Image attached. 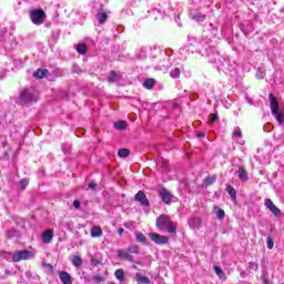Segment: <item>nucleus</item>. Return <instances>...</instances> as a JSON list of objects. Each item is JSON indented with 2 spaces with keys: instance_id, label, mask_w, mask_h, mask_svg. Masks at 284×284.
<instances>
[{
  "instance_id": "4be33fe9",
  "label": "nucleus",
  "mask_w": 284,
  "mask_h": 284,
  "mask_svg": "<svg viewBox=\"0 0 284 284\" xmlns=\"http://www.w3.org/2000/svg\"><path fill=\"white\" fill-rule=\"evenodd\" d=\"M121 77L115 72V71H111L108 81L109 83H116L118 81H120Z\"/></svg>"
},
{
  "instance_id": "58836bf2",
  "label": "nucleus",
  "mask_w": 284,
  "mask_h": 284,
  "mask_svg": "<svg viewBox=\"0 0 284 284\" xmlns=\"http://www.w3.org/2000/svg\"><path fill=\"white\" fill-rule=\"evenodd\" d=\"M28 180L23 179L19 182V187H21L22 190H26V187H28Z\"/></svg>"
},
{
  "instance_id": "39448f33",
  "label": "nucleus",
  "mask_w": 284,
  "mask_h": 284,
  "mask_svg": "<svg viewBox=\"0 0 284 284\" xmlns=\"http://www.w3.org/2000/svg\"><path fill=\"white\" fill-rule=\"evenodd\" d=\"M158 194L161 199V201H163L165 203V205H170L172 203L173 199H176L172 193H170V191L165 187H161L158 191Z\"/></svg>"
},
{
  "instance_id": "393cba45",
  "label": "nucleus",
  "mask_w": 284,
  "mask_h": 284,
  "mask_svg": "<svg viewBox=\"0 0 284 284\" xmlns=\"http://www.w3.org/2000/svg\"><path fill=\"white\" fill-rule=\"evenodd\" d=\"M170 77L171 79H179L181 77V69L180 68H174L170 71Z\"/></svg>"
},
{
  "instance_id": "c9c22d12",
  "label": "nucleus",
  "mask_w": 284,
  "mask_h": 284,
  "mask_svg": "<svg viewBox=\"0 0 284 284\" xmlns=\"http://www.w3.org/2000/svg\"><path fill=\"white\" fill-rule=\"evenodd\" d=\"M136 241L138 243H145V235L143 233H136Z\"/></svg>"
},
{
  "instance_id": "6ab92c4d",
  "label": "nucleus",
  "mask_w": 284,
  "mask_h": 284,
  "mask_svg": "<svg viewBox=\"0 0 284 284\" xmlns=\"http://www.w3.org/2000/svg\"><path fill=\"white\" fill-rule=\"evenodd\" d=\"M97 19H98L100 26H103V23H105V21H108V13H105V11H99L97 14Z\"/></svg>"
},
{
  "instance_id": "49530a36",
  "label": "nucleus",
  "mask_w": 284,
  "mask_h": 284,
  "mask_svg": "<svg viewBox=\"0 0 284 284\" xmlns=\"http://www.w3.org/2000/svg\"><path fill=\"white\" fill-rule=\"evenodd\" d=\"M185 50H187V48H186V47H184V48L180 49V54H183V52H185Z\"/></svg>"
},
{
  "instance_id": "9b49d317",
  "label": "nucleus",
  "mask_w": 284,
  "mask_h": 284,
  "mask_svg": "<svg viewBox=\"0 0 284 284\" xmlns=\"http://www.w3.org/2000/svg\"><path fill=\"white\" fill-rule=\"evenodd\" d=\"M237 176L243 183L250 181V175L247 174V170H245L244 166L239 168Z\"/></svg>"
},
{
  "instance_id": "20e7f679",
  "label": "nucleus",
  "mask_w": 284,
  "mask_h": 284,
  "mask_svg": "<svg viewBox=\"0 0 284 284\" xmlns=\"http://www.w3.org/2000/svg\"><path fill=\"white\" fill-rule=\"evenodd\" d=\"M30 19L34 26H41L45 21V12L43 9H34L30 12Z\"/></svg>"
},
{
  "instance_id": "f03ea898",
  "label": "nucleus",
  "mask_w": 284,
  "mask_h": 284,
  "mask_svg": "<svg viewBox=\"0 0 284 284\" xmlns=\"http://www.w3.org/2000/svg\"><path fill=\"white\" fill-rule=\"evenodd\" d=\"M155 225L158 229L161 230V232H169V234H172L173 236H175L176 234V225H174V223L172 222V220H170V217H168V215H160L156 219Z\"/></svg>"
},
{
  "instance_id": "09e8293b",
  "label": "nucleus",
  "mask_w": 284,
  "mask_h": 284,
  "mask_svg": "<svg viewBox=\"0 0 284 284\" xmlns=\"http://www.w3.org/2000/svg\"><path fill=\"white\" fill-rule=\"evenodd\" d=\"M138 265H140L141 264V262H135Z\"/></svg>"
},
{
  "instance_id": "37998d69",
  "label": "nucleus",
  "mask_w": 284,
  "mask_h": 284,
  "mask_svg": "<svg viewBox=\"0 0 284 284\" xmlns=\"http://www.w3.org/2000/svg\"><path fill=\"white\" fill-rule=\"evenodd\" d=\"M196 136L197 139H203V136H205V132H197Z\"/></svg>"
},
{
  "instance_id": "4468645a",
  "label": "nucleus",
  "mask_w": 284,
  "mask_h": 284,
  "mask_svg": "<svg viewBox=\"0 0 284 284\" xmlns=\"http://www.w3.org/2000/svg\"><path fill=\"white\" fill-rule=\"evenodd\" d=\"M205 13H202L200 11L191 13V19H193V21H196L197 23H202V21H205Z\"/></svg>"
},
{
  "instance_id": "473e14b6",
  "label": "nucleus",
  "mask_w": 284,
  "mask_h": 284,
  "mask_svg": "<svg viewBox=\"0 0 284 284\" xmlns=\"http://www.w3.org/2000/svg\"><path fill=\"white\" fill-rule=\"evenodd\" d=\"M214 272L219 275L220 278H225V273L222 268H220V266H214Z\"/></svg>"
},
{
  "instance_id": "9d476101",
  "label": "nucleus",
  "mask_w": 284,
  "mask_h": 284,
  "mask_svg": "<svg viewBox=\"0 0 284 284\" xmlns=\"http://www.w3.org/2000/svg\"><path fill=\"white\" fill-rule=\"evenodd\" d=\"M268 100L271 103V112L272 114H276V112L281 111V106L278 105V100H276V97L274 94L268 95Z\"/></svg>"
},
{
  "instance_id": "e433bc0d",
  "label": "nucleus",
  "mask_w": 284,
  "mask_h": 284,
  "mask_svg": "<svg viewBox=\"0 0 284 284\" xmlns=\"http://www.w3.org/2000/svg\"><path fill=\"white\" fill-rule=\"evenodd\" d=\"M266 245L268 250H274V240L272 237L266 239Z\"/></svg>"
},
{
  "instance_id": "dca6fc26",
  "label": "nucleus",
  "mask_w": 284,
  "mask_h": 284,
  "mask_svg": "<svg viewBox=\"0 0 284 284\" xmlns=\"http://www.w3.org/2000/svg\"><path fill=\"white\" fill-rule=\"evenodd\" d=\"M54 236L52 230H47L43 234H42V242L43 243H52V237Z\"/></svg>"
},
{
  "instance_id": "423d86ee",
  "label": "nucleus",
  "mask_w": 284,
  "mask_h": 284,
  "mask_svg": "<svg viewBox=\"0 0 284 284\" xmlns=\"http://www.w3.org/2000/svg\"><path fill=\"white\" fill-rule=\"evenodd\" d=\"M149 239L155 243V245H165L170 243V237L165 235H161L159 233H150Z\"/></svg>"
},
{
  "instance_id": "f704fd0d",
  "label": "nucleus",
  "mask_w": 284,
  "mask_h": 284,
  "mask_svg": "<svg viewBox=\"0 0 284 284\" xmlns=\"http://www.w3.org/2000/svg\"><path fill=\"white\" fill-rule=\"evenodd\" d=\"M216 219H220V220L225 219V211L223 209H217Z\"/></svg>"
},
{
  "instance_id": "f3484780",
  "label": "nucleus",
  "mask_w": 284,
  "mask_h": 284,
  "mask_svg": "<svg viewBox=\"0 0 284 284\" xmlns=\"http://www.w3.org/2000/svg\"><path fill=\"white\" fill-rule=\"evenodd\" d=\"M34 79H45L48 77V69H38L33 73Z\"/></svg>"
},
{
  "instance_id": "4c0bfd02",
  "label": "nucleus",
  "mask_w": 284,
  "mask_h": 284,
  "mask_svg": "<svg viewBox=\"0 0 284 284\" xmlns=\"http://www.w3.org/2000/svg\"><path fill=\"white\" fill-rule=\"evenodd\" d=\"M93 281H94V283H103V281H105V278H103L101 276V274H97L93 276Z\"/></svg>"
},
{
  "instance_id": "72a5a7b5",
  "label": "nucleus",
  "mask_w": 284,
  "mask_h": 284,
  "mask_svg": "<svg viewBox=\"0 0 284 284\" xmlns=\"http://www.w3.org/2000/svg\"><path fill=\"white\" fill-rule=\"evenodd\" d=\"M242 136L241 128L237 126L233 132V139H241Z\"/></svg>"
},
{
  "instance_id": "aec40b11",
  "label": "nucleus",
  "mask_w": 284,
  "mask_h": 284,
  "mask_svg": "<svg viewBox=\"0 0 284 284\" xmlns=\"http://www.w3.org/2000/svg\"><path fill=\"white\" fill-rule=\"evenodd\" d=\"M71 263L74 267H81L83 265V258L80 255H73Z\"/></svg>"
},
{
  "instance_id": "a19ab883",
  "label": "nucleus",
  "mask_w": 284,
  "mask_h": 284,
  "mask_svg": "<svg viewBox=\"0 0 284 284\" xmlns=\"http://www.w3.org/2000/svg\"><path fill=\"white\" fill-rule=\"evenodd\" d=\"M73 207H75V210H79V207H81V202H79V200H75L73 202Z\"/></svg>"
},
{
  "instance_id": "f257e3e1",
  "label": "nucleus",
  "mask_w": 284,
  "mask_h": 284,
  "mask_svg": "<svg viewBox=\"0 0 284 284\" xmlns=\"http://www.w3.org/2000/svg\"><path fill=\"white\" fill-rule=\"evenodd\" d=\"M39 101V91L33 87L23 89L18 98L20 105H31V103H37Z\"/></svg>"
},
{
  "instance_id": "412c9836",
  "label": "nucleus",
  "mask_w": 284,
  "mask_h": 284,
  "mask_svg": "<svg viewBox=\"0 0 284 284\" xmlns=\"http://www.w3.org/2000/svg\"><path fill=\"white\" fill-rule=\"evenodd\" d=\"M114 276L120 283H123L125 281V272L122 268H119L114 272Z\"/></svg>"
},
{
  "instance_id": "ddd939ff",
  "label": "nucleus",
  "mask_w": 284,
  "mask_h": 284,
  "mask_svg": "<svg viewBox=\"0 0 284 284\" xmlns=\"http://www.w3.org/2000/svg\"><path fill=\"white\" fill-rule=\"evenodd\" d=\"M187 223L192 230H197L201 227V217H191L189 219Z\"/></svg>"
},
{
  "instance_id": "de8ad7c7",
  "label": "nucleus",
  "mask_w": 284,
  "mask_h": 284,
  "mask_svg": "<svg viewBox=\"0 0 284 284\" xmlns=\"http://www.w3.org/2000/svg\"><path fill=\"white\" fill-rule=\"evenodd\" d=\"M106 284H116V283H114V282H108Z\"/></svg>"
},
{
  "instance_id": "ea45409f",
  "label": "nucleus",
  "mask_w": 284,
  "mask_h": 284,
  "mask_svg": "<svg viewBox=\"0 0 284 284\" xmlns=\"http://www.w3.org/2000/svg\"><path fill=\"white\" fill-rule=\"evenodd\" d=\"M216 121H219V115L217 114H211V119H210L209 123H216Z\"/></svg>"
},
{
  "instance_id": "6e6552de",
  "label": "nucleus",
  "mask_w": 284,
  "mask_h": 284,
  "mask_svg": "<svg viewBox=\"0 0 284 284\" xmlns=\"http://www.w3.org/2000/svg\"><path fill=\"white\" fill-rule=\"evenodd\" d=\"M264 205H265V207H267V210H270V212H272V214H274V216H281V209L275 206L274 202L272 200L266 199L264 201Z\"/></svg>"
},
{
  "instance_id": "bb28decb",
  "label": "nucleus",
  "mask_w": 284,
  "mask_h": 284,
  "mask_svg": "<svg viewBox=\"0 0 284 284\" xmlns=\"http://www.w3.org/2000/svg\"><path fill=\"white\" fill-rule=\"evenodd\" d=\"M226 192L231 196L232 201H236V190L233 186H227Z\"/></svg>"
},
{
  "instance_id": "7ed1b4c3",
  "label": "nucleus",
  "mask_w": 284,
  "mask_h": 284,
  "mask_svg": "<svg viewBox=\"0 0 284 284\" xmlns=\"http://www.w3.org/2000/svg\"><path fill=\"white\" fill-rule=\"evenodd\" d=\"M34 258V253L28 250L17 251L12 254V262L19 263V261H30Z\"/></svg>"
},
{
  "instance_id": "a211bd4d",
  "label": "nucleus",
  "mask_w": 284,
  "mask_h": 284,
  "mask_svg": "<svg viewBox=\"0 0 284 284\" xmlns=\"http://www.w3.org/2000/svg\"><path fill=\"white\" fill-rule=\"evenodd\" d=\"M135 281L139 284H150V277L143 276L141 273L135 274Z\"/></svg>"
},
{
  "instance_id": "1a4fd4ad",
  "label": "nucleus",
  "mask_w": 284,
  "mask_h": 284,
  "mask_svg": "<svg viewBox=\"0 0 284 284\" xmlns=\"http://www.w3.org/2000/svg\"><path fill=\"white\" fill-rule=\"evenodd\" d=\"M116 254L120 261H129L130 263L134 261V256H132V254H130L128 250H118Z\"/></svg>"
},
{
  "instance_id": "79ce46f5",
  "label": "nucleus",
  "mask_w": 284,
  "mask_h": 284,
  "mask_svg": "<svg viewBox=\"0 0 284 284\" xmlns=\"http://www.w3.org/2000/svg\"><path fill=\"white\" fill-rule=\"evenodd\" d=\"M88 187H89V190H97V183L91 182V183H89Z\"/></svg>"
},
{
  "instance_id": "2eb2a0df",
  "label": "nucleus",
  "mask_w": 284,
  "mask_h": 284,
  "mask_svg": "<svg viewBox=\"0 0 284 284\" xmlns=\"http://www.w3.org/2000/svg\"><path fill=\"white\" fill-rule=\"evenodd\" d=\"M91 236L92 239H101V236H103V230H101L100 226H93L91 229Z\"/></svg>"
},
{
  "instance_id": "c85d7f7f",
  "label": "nucleus",
  "mask_w": 284,
  "mask_h": 284,
  "mask_svg": "<svg viewBox=\"0 0 284 284\" xmlns=\"http://www.w3.org/2000/svg\"><path fill=\"white\" fill-rule=\"evenodd\" d=\"M204 183H205V185H212V184L216 183V175L207 176L204 180Z\"/></svg>"
},
{
  "instance_id": "7c9ffc66",
  "label": "nucleus",
  "mask_w": 284,
  "mask_h": 284,
  "mask_svg": "<svg viewBox=\"0 0 284 284\" xmlns=\"http://www.w3.org/2000/svg\"><path fill=\"white\" fill-rule=\"evenodd\" d=\"M128 252L129 254H139L140 250H139V245H131L128 247Z\"/></svg>"
},
{
  "instance_id": "b1692460",
  "label": "nucleus",
  "mask_w": 284,
  "mask_h": 284,
  "mask_svg": "<svg viewBox=\"0 0 284 284\" xmlns=\"http://www.w3.org/2000/svg\"><path fill=\"white\" fill-rule=\"evenodd\" d=\"M113 125H114L115 130H126L128 122H125V121H118Z\"/></svg>"
},
{
  "instance_id": "a878e982",
  "label": "nucleus",
  "mask_w": 284,
  "mask_h": 284,
  "mask_svg": "<svg viewBox=\"0 0 284 284\" xmlns=\"http://www.w3.org/2000/svg\"><path fill=\"white\" fill-rule=\"evenodd\" d=\"M118 155L120 156V159H128V156H130V150L120 149Z\"/></svg>"
},
{
  "instance_id": "2f4dec72",
  "label": "nucleus",
  "mask_w": 284,
  "mask_h": 284,
  "mask_svg": "<svg viewBox=\"0 0 284 284\" xmlns=\"http://www.w3.org/2000/svg\"><path fill=\"white\" fill-rule=\"evenodd\" d=\"M273 116H275L276 121L280 123V124H283V113L281 111H276V113H272Z\"/></svg>"
},
{
  "instance_id": "a18cd8bd",
  "label": "nucleus",
  "mask_w": 284,
  "mask_h": 284,
  "mask_svg": "<svg viewBox=\"0 0 284 284\" xmlns=\"http://www.w3.org/2000/svg\"><path fill=\"white\" fill-rule=\"evenodd\" d=\"M246 101H247V103H248L250 105H254V102L252 101V99L246 98Z\"/></svg>"
},
{
  "instance_id": "5701e85b",
  "label": "nucleus",
  "mask_w": 284,
  "mask_h": 284,
  "mask_svg": "<svg viewBox=\"0 0 284 284\" xmlns=\"http://www.w3.org/2000/svg\"><path fill=\"white\" fill-rule=\"evenodd\" d=\"M156 83V80L154 79H146L144 82H143V85L146 90H152V88H154V84Z\"/></svg>"
},
{
  "instance_id": "c756f323",
  "label": "nucleus",
  "mask_w": 284,
  "mask_h": 284,
  "mask_svg": "<svg viewBox=\"0 0 284 284\" xmlns=\"http://www.w3.org/2000/svg\"><path fill=\"white\" fill-rule=\"evenodd\" d=\"M256 79H265V68L261 67L257 69Z\"/></svg>"
},
{
  "instance_id": "c03bdc74",
  "label": "nucleus",
  "mask_w": 284,
  "mask_h": 284,
  "mask_svg": "<svg viewBox=\"0 0 284 284\" xmlns=\"http://www.w3.org/2000/svg\"><path fill=\"white\" fill-rule=\"evenodd\" d=\"M123 232H125V230H123V229H119V230H118V234H119L120 236H123Z\"/></svg>"
},
{
  "instance_id": "cd10ccee",
  "label": "nucleus",
  "mask_w": 284,
  "mask_h": 284,
  "mask_svg": "<svg viewBox=\"0 0 284 284\" xmlns=\"http://www.w3.org/2000/svg\"><path fill=\"white\" fill-rule=\"evenodd\" d=\"M77 52H79V54H85V52H88V45H85L84 43L78 44Z\"/></svg>"
},
{
  "instance_id": "0eeeda50",
  "label": "nucleus",
  "mask_w": 284,
  "mask_h": 284,
  "mask_svg": "<svg viewBox=\"0 0 284 284\" xmlns=\"http://www.w3.org/2000/svg\"><path fill=\"white\" fill-rule=\"evenodd\" d=\"M134 201H136V203H140V205H142V207H150V200H148V196L145 195V193L143 191H139L134 195Z\"/></svg>"
},
{
  "instance_id": "f8f14e48",
  "label": "nucleus",
  "mask_w": 284,
  "mask_h": 284,
  "mask_svg": "<svg viewBox=\"0 0 284 284\" xmlns=\"http://www.w3.org/2000/svg\"><path fill=\"white\" fill-rule=\"evenodd\" d=\"M60 276V281L63 284H72V276L70 275V273L65 272V271H61L59 273Z\"/></svg>"
}]
</instances>
